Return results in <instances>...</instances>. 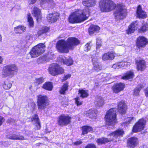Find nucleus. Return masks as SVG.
Wrapping results in <instances>:
<instances>
[{
    "label": "nucleus",
    "instance_id": "24",
    "mask_svg": "<svg viewBox=\"0 0 148 148\" xmlns=\"http://www.w3.org/2000/svg\"><path fill=\"white\" fill-rule=\"evenodd\" d=\"M7 137L8 138L12 140H23L25 139L23 136L17 135L13 133L8 134L7 136Z\"/></svg>",
    "mask_w": 148,
    "mask_h": 148
},
{
    "label": "nucleus",
    "instance_id": "18",
    "mask_svg": "<svg viewBox=\"0 0 148 148\" xmlns=\"http://www.w3.org/2000/svg\"><path fill=\"white\" fill-rule=\"evenodd\" d=\"M124 134L125 132L123 129L119 128L110 133L108 136H113L116 139H119L123 137Z\"/></svg>",
    "mask_w": 148,
    "mask_h": 148
},
{
    "label": "nucleus",
    "instance_id": "31",
    "mask_svg": "<svg viewBox=\"0 0 148 148\" xmlns=\"http://www.w3.org/2000/svg\"><path fill=\"white\" fill-rule=\"evenodd\" d=\"M148 25L147 23H143L141 27L138 29L139 33H144L148 30Z\"/></svg>",
    "mask_w": 148,
    "mask_h": 148
},
{
    "label": "nucleus",
    "instance_id": "6",
    "mask_svg": "<svg viewBox=\"0 0 148 148\" xmlns=\"http://www.w3.org/2000/svg\"><path fill=\"white\" fill-rule=\"evenodd\" d=\"M48 71L49 73L53 76L62 74L64 72L62 67L57 63L51 64L48 67Z\"/></svg>",
    "mask_w": 148,
    "mask_h": 148
},
{
    "label": "nucleus",
    "instance_id": "48",
    "mask_svg": "<svg viewBox=\"0 0 148 148\" xmlns=\"http://www.w3.org/2000/svg\"><path fill=\"white\" fill-rule=\"evenodd\" d=\"M145 94L147 97H148V87L145 88L144 90Z\"/></svg>",
    "mask_w": 148,
    "mask_h": 148
},
{
    "label": "nucleus",
    "instance_id": "45",
    "mask_svg": "<svg viewBox=\"0 0 148 148\" xmlns=\"http://www.w3.org/2000/svg\"><path fill=\"white\" fill-rule=\"evenodd\" d=\"M84 148H97L95 145L92 143L88 144L84 147Z\"/></svg>",
    "mask_w": 148,
    "mask_h": 148
},
{
    "label": "nucleus",
    "instance_id": "46",
    "mask_svg": "<svg viewBox=\"0 0 148 148\" xmlns=\"http://www.w3.org/2000/svg\"><path fill=\"white\" fill-rule=\"evenodd\" d=\"M32 14L36 17V18L37 20L36 16H37V8L35 7L32 11Z\"/></svg>",
    "mask_w": 148,
    "mask_h": 148
},
{
    "label": "nucleus",
    "instance_id": "5",
    "mask_svg": "<svg viewBox=\"0 0 148 148\" xmlns=\"http://www.w3.org/2000/svg\"><path fill=\"white\" fill-rule=\"evenodd\" d=\"M18 71V68L14 64L7 65L3 68L2 72V77H12Z\"/></svg>",
    "mask_w": 148,
    "mask_h": 148
},
{
    "label": "nucleus",
    "instance_id": "40",
    "mask_svg": "<svg viewBox=\"0 0 148 148\" xmlns=\"http://www.w3.org/2000/svg\"><path fill=\"white\" fill-rule=\"evenodd\" d=\"M52 1V0H40V3L41 6L49 4Z\"/></svg>",
    "mask_w": 148,
    "mask_h": 148
},
{
    "label": "nucleus",
    "instance_id": "59",
    "mask_svg": "<svg viewBox=\"0 0 148 148\" xmlns=\"http://www.w3.org/2000/svg\"><path fill=\"white\" fill-rule=\"evenodd\" d=\"M10 120H11V121H12L13 120V119H11Z\"/></svg>",
    "mask_w": 148,
    "mask_h": 148
},
{
    "label": "nucleus",
    "instance_id": "10",
    "mask_svg": "<svg viewBox=\"0 0 148 148\" xmlns=\"http://www.w3.org/2000/svg\"><path fill=\"white\" fill-rule=\"evenodd\" d=\"M148 44V40L143 36H139L136 40V45L138 49L145 48Z\"/></svg>",
    "mask_w": 148,
    "mask_h": 148
},
{
    "label": "nucleus",
    "instance_id": "55",
    "mask_svg": "<svg viewBox=\"0 0 148 148\" xmlns=\"http://www.w3.org/2000/svg\"><path fill=\"white\" fill-rule=\"evenodd\" d=\"M126 62H120L119 63V66H121L122 67H124V65H125V64Z\"/></svg>",
    "mask_w": 148,
    "mask_h": 148
},
{
    "label": "nucleus",
    "instance_id": "34",
    "mask_svg": "<svg viewBox=\"0 0 148 148\" xmlns=\"http://www.w3.org/2000/svg\"><path fill=\"white\" fill-rule=\"evenodd\" d=\"M31 57L33 58H36L37 54V45L33 47L32 50L29 52Z\"/></svg>",
    "mask_w": 148,
    "mask_h": 148
},
{
    "label": "nucleus",
    "instance_id": "33",
    "mask_svg": "<svg viewBox=\"0 0 148 148\" xmlns=\"http://www.w3.org/2000/svg\"><path fill=\"white\" fill-rule=\"evenodd\" d=\"M62 62L64 64L67 66H70L72 65L73 63V59L69 58L68 59H62Z\"/></svg>",
    "mask_w": 148,
    "mask_h": 148
},
{
    "label": "nucleus",
    "instance_id": "11",
    "mask_svg": "<svg viewBox=\"0 0 148 148\" xmlns=\"http://www.w3.org/2000/svg\"><path fill=\"white\" fill-rule=\"evenodd\" d=\"M127 106L125 101L121 100L118 102L117 110L119 114H125L127 113Z\"/></svg>",
    "mask_w": 148,
    "mask_h": 148
},
{
    "label": "nucleus",
    "instance_id": "53",
    "mask_svg": "<svg viewBox=\"0 0 148 148\" xmlns=\"http://www.w3.org/2000/svg\"><path fill=\"white\" fill-rule=\"evenodd\" d=\"M29 4H33L36 2V0H28Z\"/></svg>",
    "mask_w": 148,
    "mask_h": 148
},
{
    "label": "nucleus",
    "instance_id": "9",
    "mask_svg": "<svg viewBox=\"0 0 148 148\" xmlns=\"http://www.w3.org/2000/svg\"><path fill=\"white\" fill-rule=\"evenodd\" d=\"M72 119V117L68 114H61L58 117V124L61 127L67 126L71 123Z\"/></svg>",
    "mask_w": 148,
    "mask_h": 148
},
{
    "label": "nucleus",
    "instance_id": "1",
    "mask_svg": "<svg viewBox=\"0 0 148 148\" xmlns=\"http://www.w3.org/2000/svg\"><path fill=\"white\" fill-rule=\"evenodd\" d=\"M100 11L103 12H108L114 10L113 15L116 21L125 18L127 15V9L125 4L121 3L116 4L112 0H101L99 3Z\"/></svg>",
    "mask_w": 148,
    "mask_h": 148
},
{
    "label": "nucleus",
    "instance_id": "39",
    "mask_svg": "<svg viewBox=\"0 0 148 148\" xmlns=\"http://www.w3.org/2000/svg\"><path fill=\"white\" fill-rule=\"evenodd\" d=\"M42 14L40 10L38 9V22H41L42 21Z\"/></svg>",
    "mask_w": 148,
    "mask_h": 148
},
{
    "label": "nucleus",
    "instance_id": "43",
    "mask_svg": "<svg viewBox=\"0 0 148 148\" xmlns=\"http://www.w3.org/2000/svg\"><path fill=\"white\" fill-rule=\"evenodd\" d=\"M71 75L69 74H68L65 75L62 79V82H63L66 81L68 79L70 78L71 77Z\"/></svg>",
    "mask_w": 148,
    "mask_h": 148
},
{
    "label": "nucleus",
    "instance_id": "32",
    "mask_svg": "<svg viewBox=\"0 0 148 148\" xmlns=\"http://www.w3.org/2000/svg\"><path fill=\"white\" fill-rule=\"evenodd\" d=\"M143 87L142 85L139 84L134 90L133 95L136 96H138L139 95L140 91Z\"/></svg>",
    "mask_w": 148,
    "mask_h": 148
},
{
    "label": "nucleus",
    "instance_id": "44",
    "mask_svg": "<svg viewBox=\"0 0 148 148\" xmlns=\"http://www.w3.org/2000/svg\"><path fill=\"white\" fill-rule=\"evenodd\" d=\"M44 82V78L43 77L38 78V85L41 84Z\"/></svg>",
    "mask_w": 148,
    "mask_h": 148
},
{
    "label": "nucleus",
    "instance_id": "37",
    "mask_svg": "<svg viewBox=\"0 0 148 148\" xmlns=\"http://www.w3.org/2000/svg\"><path fill=\"white\" fill-rule=\"evenodd\" d=\"M12 86V84L6 82H4L3 84V88L5 90H8L10 89Z\"/></svg>",
    "mask_w": 148,
    "mask_h": 148
},
{
    "label": "nucleus",
    "instance_id": "52",
    "mask_svg": "<svg viewBox=\"0 0 148 148\" xmlns=\"http://www.w3.org/2000/svg\"><path fill=\"white\" fill-rule=\"evenodd\" d=\"M129 119L127 121H126L127 122V123H128V124H129V125L131 123V122L134 119V117H129Z\"/></svg>",
    "mask_w": 148,
    "mask_h": 148
},
{
    "label": "nucleus",
    "instance_id": "26",
    "mask_svg": "<svg viewBox=\"0 0 148 148\" xmlns=\"http://www.w3.org/2000/svg\"><path fill=\"white\" fill-rule=\"evenodd\" d=\"M78 94L79 95L80 97L82 99L87 98L89 95L88 90L83 89L79 90Z\"/></svg>",
    "mask_w": 148,
    "mask_h": 148
},
{
    "label": "nucleus",
    "instance_id": "41",
    "mask_svg": "<svg viewBox=\"0 0 148 148\" xmlns=\"http://www.w3.org/2000/svg\"><path fill=\"white\" fill-rule=\"evenodd\" d=\"M87 43L85 44L84 47V51L86 52H88L90 50L91 48V46L90 45V43Z\"/></svg>",
    "mask_w": 148,
    "mask_h": 148
},
{
    "label": "nucleus",
    "instance_id": "22",
    "mask_svg": "<svg viewBox=\"0 0 148 148\" xmlns=\"http://www.w3.org/2000/svg\"><path fill=\"white\" fill-rule=\"evenodd\" d=\"M69 83L66 82L63 83L62 85L60 87L59 91V93L61 95H65L66 92L69 89Z\"/></svg>",
    "mask_w": 148,
    "mask_h": 148
},
{
    "label": "nucleus",
    "instance_id": "29",
    "mask_svg": "<svg viewBox=\"0 0 148 148\" xmlns=\"http://www.w3.org/2000/svg\"><path fill=\"white\" fill-rule=\"evenodd\" d=\"M45 45L44 44L40 43L38 44V55L43 53L45 51Z\"/></svg>",
    "mask_w": 148,
    "mask_h": 148
},
{
    "label": "nucleus",
    "instance_id": "19",
    "mask_svg": "<svg viewBox=\"0 0 148 148\" xmlns=\"http://www.w3.org/2000/svg\"><path fill=\"white\" fill-rule=\"evenodd\" d=\"M116 55V53L114 51H108L103 53L102 56L103 60H112L114 59Z\"/></svg>",
    "mask_w": 148,
    "mask_h": 148
},
{
    "label": "nucleus",
    "instance_id": "27",
    "mask_svg": "<svg viewBox=\"0 0 148 148\" xmlns=\"http://www.w3.org/2000/svg\"><path fill=\"white\" fill-rule=\"evenodd\" d=\"M96 141L98 145H100L102 144H105L110 142V140L108 138L102 137L97 138Z\"/></svg>",
    "mask_w": 148,
    "mask_h": 148
},
{
    "label": "nucleus",
    "instance_id": "17",
    "mask_svg": "<svg viewBox=\"0 0 148 148\" xmlns=\"http://www.w3.org/2000/svg\"><path fill=\"white\" fill-rule=\"evenodd\" d=\"M135 63L136 64V68L138 71H143L146 68V62L143 59L136 60Z\"/></svg>",
    "mask_w": 148,
    "mask_h": 148
},
{
    "label": "nucleus",
    "instance_id": "49",
    "mask_svg": "<svg viewBox=\"0 0 148 148\" xmlns=\"http://www.w3.org/2000/svg\"><path fill=\"white\" fill-rule=\"evenodd\" d=\"M41 127V125L40 120L38 117V130L40 129Z\"/></svg>",
    "mask_w": 148,
    "mask_h": 148
},
{
    "label": "nucleus",
    "instance_id": "56",
    "mask_svg": "<svg viewBox=\"0 0 148 148\" xmlns=\"http://www.w3.org/2000/svg\"><path fill=\"white\" fill-rule=\"evenodd\" d=\"M122 124V125L125 126H127L129 125V124H128L127 121L123 122Z\"/></svg>",
    "mask_w": 148,
    "mask_h": 148
},
{
    "label": "nucleus",
    "instance_id": "3",
    "mask_svg": "<svg viewBox=\"0 0 148 148\" xmlns=\"http://www.w3.org/2000/svg\"><path fill=\"white\" fill-rule=\"evenodd\" d=\"M80 43L77 38L74 37H69L65 41L64 40H59L57 42L56 48L60 53H68L69 50H73L74 47Z\"/></svg>",
    "mask_w": 148,
    "mask_h": 148
},
{
    "label": "nucleus",
    "instance_id": "15",
    "mask_svg": "<svg viewBox=\"0 0 148 148\" xmlns=\"http://www.w3.org/2000/svg\"><path fill=\"white\" fill-rule=\"evenodd\" d=\"M138 22L137 20L132 22L126 30V34H129L134 33L138 28Z\"/></svg>",
    "mask_w": 148,
    "mask_h": 148
},
{
    "label": "nucleus",
    "instance_id": "54",
    "mask_svg": "<svg viewBox=\"0 0 148 148\" xmlns=\"http://www.w3.org/2000/svg\"><path fill=\"white\" fill-rule=\"evenodd\" d=\"M101 46V43H98L97 42L96 43V49H99Z\"/></svg>",
    "mask_w": 148,
    "mask_h": 148
},
{
    "label": "nucleus",
    "instance_id": "47",
    "mask_svg": "<svg viewBox=\"0 0 148 148\" xmlns=\"http://www.w3.org/2000/svg\"><path fill=\"white\" fill-rule=\"evenodd\" d=\"M32 121L33 123L36 126L37 125V118L36 117V115L34 117H33L32 119Z\"/></svg>",
    "mask_w": 148,
    "mask_h": 148
},
{
    "label": "nucleus",
    "instance_id": "12",
    "mask_svg": "<svg viewBox=\"0 0 148 148\" xmlns=\"http://www.w3.org/2000/svg\"><path fill=\"white\" fill-rule=\"evenodd\" d=\"M139 143V140L137 138L133 136L129 138L127 142V146L128 148H135Z\"/></svg>",
    "mask_w": 148,
    "mask_h": 148
},
{
    "label": "nucleus",
    "instance_id": "30",
    "mask_svg": "<svg viewBox=\"0 0 148 148\" xmlns=\"http://www.w3.org/2000/svg\"><path fill=\"white\" fill-rule=\"evenodd\" d=\"M50 27L46 26L42 27L41 28L38 32V36H39L41 35L47 33L50 30Z\"/></svg>",
    "mask_w": 148,
    "mask_h": 148
},
{
    "label": "nucleus",
    "instance_id": "42",
    "mask_svg": "<svg viewBox=\"0 0 148 148\" xmlns=\"http://www.w3.org/2000/svg\"><path fill=\"white\" fill-rule=\"evenodd\" d=\"M94 68L96 71H99L101 70V67L98 63H97L96 64L94 65Z\"/></svg>",
    "mask_w": 148,
    "mask_h": 148
},
{
    "label": "nucleus",
    "instance_id": "28",
    "mask_svg": "<svg viewBox=\"0 0 148 148\" xmlns=\"http://www.w3.org/2000/svg\"><path fill=\"white\" fill-rule=\"evenodd\" d=\"M26 30V27L24 26L19 25L14 29V31L15 32L16 34H21L22 32H24Z\"/></svg>",
    "mask_w": 148,
    "mask_h": 148
},
{
    "label": "nucleus",
    "instance_id": "14",
    "mask_svg": "<svg viewBox=\"0 0 148 148\" xmlns=\"http://www.w3.org/2000/svg\"><path fill=\"white\" fill-rule=\"evenodd\" d=\"M125 87L124 83L120 82L114 84L112 87L113 92L115 93H118L124 90Z\"/></svg>",
    "mask_w": 148,
    "mask_h": 148
},
{
    "label": "nucleus",
    "instance_id": "57",
    "mask_svg": "<svg viewBox=\"0 0 148 148\" xmlns=\"http://www.w3.org/2000/svg\"><path fill=\"white\" fill-rule=\"evenodd\" d=\"M3 61V58L2 57L0 56V64L2 63Z\"/></svg>",
    "mask_w": 148,
    "mask_h": 148
},
{
    "label": "nucleus",
    "instance_id": "7",
    "mask_svg": "<svg viewBox=\"0 0 148 148\" xmlns=\"http://www.w3.org/2000/svg\"><path fill=\"white\" fill-rule=\"evenodd\" d=\"M50 101L46 95H38V107L41 110L46 108L49 105Z\"/></svg>",
    "mask_w": 148,
    "mask_h": 148
},
{
    "label": "nucleus",
    "instance_id": "21",
    "mask_svg": "<svg viewBox=\"0 0 148 148\" xmlns=\"http://www.w3.org/2000/svg\"><path fill=\"white\" fill-rule=\"evenodd\" d=\"M100 29V27L99 26L92 25L88 28V32L90 36H91L94 34L98 33Z\"/></svg>",
    "mask_w": 148,
    "mask_h": 148
},
{
    "label": "nucleus",
    "instance_id": "20",
    "mask_svg": "<svg viewBox=\"0 0 148 148\" xmlns=\"http://www.w3.org/2000/svg\"><path fill=\"white\" fill-rule=\"evenodd\" d=\"M135 75L133 70L127 71L122 77L121 79L125 80H132L134 77Z\"/></svg>",
    "mask_w": 148,
    "mask_h": 148
},
{
    "label": "nucleus",
    "instance_id": "13",
    "mask_svg": "<svg viewBox=\"0 0 148 148\" xmlns=\"http://www.w3.org/2000/svg\"><path fill=\"white\" fill-rule=\"evenodd\" d=\"M60 14L57 12L48 14L47 17V21L50 23H53L56 22L59 18Z\"/></svg>",
    "mask_w": 148,
    "mask_h": 148
},
{
    "label": "nucleus",
    "instance_id": "50",
    "mask_svg": "<svg viewBox=\"0 0 148 148\" xmlns=\"http://www.w3.org/2000/svg\"><path fill=\"white\" fill-rule=\"evenodd\" d=\"M82 142L81 141H77L74 143L73 144L75 145H77L81 144Z\"/></svg>",
    "mask_w": 148,
    "mask_h": 148
},
{
    "label": "nucleus",
    "instance_id": "51",
    "mask_svg": "<svg viewBox=\"0 0 148 148\" xmlns=\"http://www.w3.org/2000/svg\"><path fill=\"white\" fill-rule=\"evenodd\" d=\"M4 120H5L3 117L0 116V126L2 124Z\"/></svg>",
    "mask_w": 148,
    "mask_h": 148
},
{
    "label": "nucleus",
    "instance_id": "25",
    "mask_svg": "<svg viewBox=\"0 0 148 148\" xmlns=\"http://www.w3.org/2000/svg\"><path fill=\"white\" fill-rule=\"evenodd\" d=\"M42 88L48 91H51L53 88V84L50 82H46L41 86Z\"/></svg>",
    "mask_w": 148,
    "mask_h": 148
},
{
    "label": "nucleus",
    "instance_id": "58",
    "mask_svg": "<svg viewBox=\"0 0 148 148\" xmlns=\"http://www.w3.org/2000/svg\"><path fill=\"white\" fill-rule=\"evenodd\" d=\"M2 40V36L1 34H0V41Z\"/></svg>",
    "mask_w": 148,
    "mask_h": 148
},
{
    "label": "nucleus",
    "instance_id": "38",
    "mask_svg": "<svg viewBox=\"0 0 148 148\" xmlns=\"http://www.w3.org/2000/svg\"><path fill=\"white\" fill-rule=\"evenodd\" d=\"M75 103L77 106H78L82 105L83 103V101H80L79 97H77L74 99Z\"/></svg>",
    "mask_w": 148,
    "mask_h": 148
},
{
    "label": "nucleus",
    "instance_id": "2",
    "mask_svg": "<svg viewBox=\"0 0 148 148\" xmlns=\"http://www.w3.org/2000/svg\"><path fill=\"white\" fill-rule=\"evenodd\" d=\"M82 5L87 8L82 10L77 9L72 12L69 16L68 21L70 23H81L87 19L90 15L91 10L89 8L95 6L96 0H82Z\"/></svg>",
    "mask_w": 148,
    "mask_h": 148
},
{
    "label": "nucleus",
    "instance_id": "23",
    "mask_svg": "<svg viewBox=\"0 0 148 148\" xmlns=\"http://www.w3.org/2000/svg\"><path fill=\"white\" fill-rule=\"evenodd\" d=\"M82 131L81 135H84L88 134L89 132H92L93 129L92 127L88 125H84L81 127Z\"/></svg>",
    "mask_w": 148,
    "mask_h": 148
},
{
    "label": "nucleus",
    "instance_id": "36",
    "mask_svg": "<svg viewBox=\"0 0 148 148\" xmlns=\"http://www.w3.org/2000/svg\"><path fill=\"white\" fill-rule=\"evenodd\" d=\"M27 16L28 21L29 23V26L31 27H33L34 25V23L33 18L31 16L30 14H28Z\"/></svg>",
    "mask_w": 148,
    "mask_h": 148
},
{
    "label": "nucleus",
    "instance_id": "35",
    "mask_svg": "<svg viewBox=\"0 0 148 148\" xmlns=\"http://www.w3.org/2000/svg\"><path fill=\"white\" fill-rule=\"evenodd\" d=\"M48 59L47 55H45L38 59V62H39V63H43L44 62L48 61Z\"/></svg>",
    "mask_w": 148,
    "mask_h": 148
},
{
    "label": "nucleus",
    "instance_id": "8",
    "mask_svg": "<svg viewBox=\"0 0 148 148\" xmlns=\"http://www.w3.org/2000/svg\"><path fill=\"white\" fill-rule=\"evenodd\" d=\"M146 123L147 121L145 118H142L139 119L133 126L132 130V132L137 133L144 130Z\"/></svg>",
    "mask_w": 148,
    "mask_h": 148
},
{
    "label": "nucleus",
    "instance_id": "16",
    "mask_svg": "<svg viewBox=\"0 0 148 148\" xmlns=\"http://www.w3.org/2000/svg\"><path fill=\"white\" fill-rule=\"evenodd\" d=\"M136 17L139 19H145L147 17V14L144 10L142 9L140 5H138L136 11Z\"/></svg>",
    "mask_w": 148,
    "mask_h": 148
},
{
    "label": "nucleus",
    "instance_id": "4",
    "mask_svg": "<svg viewBox=\"0 0 148 148\" xmlns=\"http://www.w3.org/2000/svg\"><path fill=\"white\" fill-rule=\"evenodd\" d=\"M116 110V108H112L106 112L104 117L106 125L113 126L117 123Z\"/></svg>",
    "mask_w": 148,
    "mask_h": 148
}]
</instances>
